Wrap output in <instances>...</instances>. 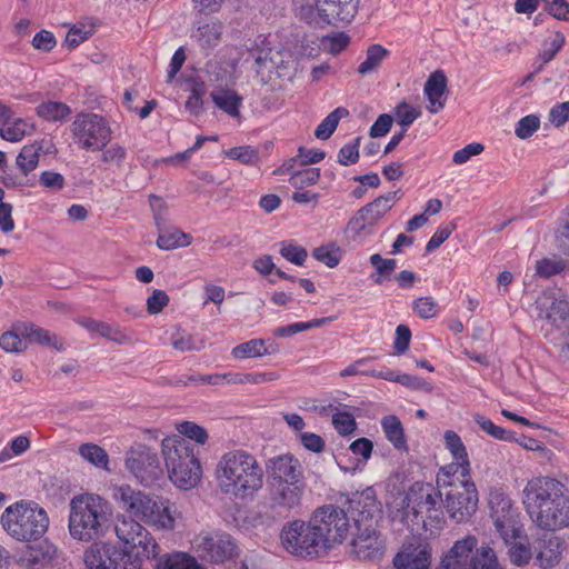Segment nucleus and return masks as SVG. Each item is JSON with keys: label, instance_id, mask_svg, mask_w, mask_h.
Listing matches in <instances>:
<instances>
[{"label": "nucleus", "instance_id": "1", "mask_svg": "<svg viewBox=\"0 0 569 569\" xmlns=\"http://www.w3.org/2000/svg\"><path fill=\"white\" fill-rule=\"evenodd\" d=\"M522 503L539 529L557 531L569 527V490L559 480L546 476L528 480Z\"/></svg>", "mask_w": 569, "mask_h": 569}, {"label": "nucleus", "instance_id": "2", "mask_svg": "<svg viewBox=\"0 0 569 569\" xmlns=\"http://www.w3.org/2000/svg\"><path fill=\"white\" fill-rule=\"evenodd\" d=\"M263 469L243 449L224 452L216 465L214 478L221 492L239 498L252 496L263 486Z\"/></svg>", "mask_w": 569, "mask_h": 569}, {"label": "nucleus", "instance_id": "3", "mask_svg": "<svg viewBox=\"0 0 569 569\" xmlns=\"http://www.w3.org/2000/svg\"><path fill=\"white\" fill-rule=\"evenodd\" d=\"M269 500L273 510L290 512L301 507L307 483L300 461L292 455L269 460Z\"/></svg>", "mask_w": 569, "mask_h": 569}, {"label": "nucleus", "instance_id": "4", "mask_svg": "<svg viewBox=\"0 0 569 569\" xmlns=\"http://www.w3.org/2000/svg\"><path fill=\"white\" fill-rule=\"evenodd\" d=\"M350 513L355 522L351 540V552L360 560H379L382 558L386 543L377 523L381 518L380 503L369 493L350 500Z\"/></svg>", "mask_w": 569, "mask_h": 569}, {"label": "nucleus", "instance_id": "5", "mask_svg": "<svg viewBox=\"0 0 569 569\" xmlns=\"http://www.w3.org/2000/svg\"><path fill=\"white\" fill-rule=\"evenodd\" d=\"M439 488L438 485L429 482H415L402 499V509L398 510L393 519L399 518L411 531L418 532L420 527L430 533L441 529L445 517L441 509L442 492Z\"/></svg>", "mask_w": 569, "mask_h": 569}, {"label": "nucleus", "instance_id": "6", "mask_svg": "<svg viewBox=\"0 0 569 569\" xmlns=\"http://www.w3.org/2000/svg\"><path fill=\"white\" fill-rule=\"evenodd\" d=\"M112 516L110 503L99 495L81 493L70 500L69 533L78 541L90 542L102 537Z\"/></svg>", "mask_w": 569, "mask_h": 569}, {"label": "nucleus", "instance_id": "7", "mask_svg": "<svg viewBox=\"0 0 569 569\" xmlns=\"http://www.w3.org/2000/svg\"><path fill=\"white\" fill-rule=\"evenodd\" d=\"M161 451L169 478L178 488L188 490L198 485L202 469L189 440L181 436L167 437Z\"/></svg>", "mask_w": 569, "mask_h": 569}, {"label": "nucleus", "instance_id": "8", "mask_svg": "<svg viewBox=\"0 0 569 569\" xmlns=\"http://www.w3.org/2000/svg\"><path fill=\"white\" fill-rule=\"evenodd\" d=\"M112 496L118 506L130 516L159 529L169 530L174 527L169 506L161 499L136 491L127 485L116 487Z\"/></svg>", "mask_w": 569, "mask_h": 569}, {"label": "nucleus", "instance_id": "9", "mask_svg": "<svg viewBox=\"0 0 569 569\" xmlns=\"http://www.w3.org/2000/svg\"><path fill=\"white\" fill-rule=\"evenodd\" d=\"M7 533L18 541H37L48 530L49 517L44 509L24 501L9 506L1 516Z\"/></svg>", "mask_w": 569, "mask_h": 569}, {"label": "nucleus", "instance_id": "10", "mask_svg": "<svg viewBox=\"0 0 569 569\" xmlns=\"http://www.w3.org/2000/svg\"><path fill=\"white\" fill-rule=\"evenodd\" d=\"M438 569H503L495 550L478 543L475 536L457 540L443 556Z\"/></svg>", "mask_w": 569, "mask_h": 569}, {"label": "nucleus", "instance_id": "11", "mask_svg": "<svg viewBox=\"0 0 569 569\" xmlns=\"http://www.w3.org/2000/svg\"><path fill=\"white\" fill-rule=\"evenodd\" d=\"M280 539L287 551L301 558L318 557L328 550L311 519L308 522L297 519L286 523Z\"/></svg>", "mask_w": 569, "mask_h": 569}, {"label": "nucleus", "instance_id": "12", "mask_svg": "<svg viewBox=\"0 0 569 569\" xmlns=\"http://www.w3.org/2000/svg\"><path fill=\"white\" fill-rule=\"evenodd\" d=\"M72 136L84 150L101 151L111 140V128L107 119L93 112H80L71 124Z\"/></svg>", "mask_w": 569, "mask_h": 569}, {"label": "nucleus", "instance_id": "13", "mask_svg": "<svg viewBox=\"0 0 569 569\" xmlns=\"http://www.w3.org/2000/svg\"><path fill=\"white\" fill-rule=\"evenodd\" d=\"M87 569H140L141 562L113 542L94 541L83 553Z\"/></svg>", "mask_w": 569, "mask_h": 569}, {"label": "nucleus", "instance_id": "14", "mask_svg": "<svg viewBox=\"0 0 569 569\" xmlns=\"http://www.w3.org/2000/svg\"><path fill=\"white\" fill-rule=\"evenodd\" d=\"M117 538L128 548L132 558L150 559L159 555V545L152 535L132 518H118L114 527Z\"/></svg>", "mask_w": 569, "mask_h": 569}, {"label": "nucleus", "instance_id": "15", "mask_svg": "<svg viewBox=\"0 0 569 569\" xmlns=\"http://www.w3.org/2000/svg\"><path fill=\"white\" fill-rule=\"evenodd\" d=\"M478 491L471 479L449 482L443 499V508L456 522L471 518L478 508Z\"/></svg>", "mask_w": 569, "mask_h": 569}, {"label": "nucleus", "instance_id": "16", "mask_svg": "<svg viewBox=\"0 0 569 569\" xmlns=\"http://www.w3.org/2000/svg\"><path fill=\"white\" fill-rule=\"evenodd\" d=\"M319 537L328 545V550L335 545L341 543L349 531V518L345 510L327 505L318 508L312 517Z\"/></svg>", "mask_w": 569, "mask_h": 569}, {"label": "nucleus", "instance_id": "17", "mask_svg": "<svg viewBox=\"0 0 569 569\" xmlns=\"http://www.w3.org/2000/svg\"><path fill=\"white\" fill-rule=\"evenodd\" d=\"M127 469L143 486H151L162 476V468L158 455L146 445H136L130 448L126 457Z\"/></svg>", "mask_w": 569, "mask_h": 569}, {"label": "nucleus", "instance_id": "18", "mask_svg": "<svg viewBox=\"0 0 569 569\" xmlns=\"http://www.w3.org/2000/svg\"><path fill=\"white\" fill-rule=\"evenodd\" d=\"M490 516L497 531L508 541L518 536L517 510L507 493L500 489H493L489 495Z\"/></svg>", "mask_w": 569, "mask_h": 569}, {"label": "nucleus", "instance_id": "19", "mask_svg": "<svg viewBox=\"0 0 569 569\" xmlns=\"http://www.w3.org/2000/svg\"><path fill=\"white\" fill-rule=\"evenodd\" d=\"M196 548L199 557L211 563H222L237 553L233 538L226 532L200 536Z\"/></svg>", "mask_w": 569, "mask_h": 569}, {"label": "nucleus", "instance_id": "20", "mask_svg": "<svg viewBox=\"0 0 569 569\" xmlns=\"http://www.w3.org/2000/svg\"><path fill=\"white\" fill-rule=\"evenodd\" d=\"M430 563L431 548L426 542L403 545L393 559L396 569H429Z\"/></svg>", "mask_w": 569, "mask_h": 569}, {"label": "nucleus", "instance_id": "21", "mask_svg": "<svg viewBox=\"0 0 569 569\" xmlns=\"http://www.w3.org/2000/svg\"><path fill=\"white\" fill-rule=\"evenodd\" d=\"M423 93L429 102L427 107L429 112L438 113L445 108L449 91L447 76L441 69L433 71L428 77Z\"/></svg>", "mask_w": 569, "mask_h": 569}, {"label": "nucleus", "instance_id": "22", "mask_svg": "<svg viewBox=\"0 0 569 569\" xmlns=\"http://www.w3.org/2000/svg\"><path fill=\"white\" fill-rule=\"evenodd\" d=\"M538 317L546 320H568L569 302L562 293L545 292L536 301Z\"/></svg>", "mask_w": 569, "mask_h": 569}, {"label": "nucleus", "instance_id": "23", "mask_svg": "<svg viewBox=\"0 0 569 569\" xmlns=\"http://www.w3.org/2000/svg\"><path fill=\"white\" fill-rule=\"evenodd\" d=\"M279 351L278 345L272 340L251 339L242 342L231 350V356L238 360L259 358L266 355H274Z\"/></svg>", "mask_w": 569, "mask_h": 569}, {"label": "nucleus", "instance_id": "24", "mask_svg": "<svg viewBox=\"0 0 569 569\" xmlns=\"http://www.w3.org/2000/svg\"><path fill=\"white\" fill-rule=\"evenodd\" d=\"M50 558V547L40 542L24 546L17 556V561L24 569H37Z\"/></svg>", "mask_w": 569, "mask_h": 569}, {"label": "nucleus", "instance_id": "25", "mask_svg": "<svg viewBox=\"0 0 569 569\" xmlns=\"http://www.w3.org/2000/svg\"><path fill=\"white\" fill-rule=\"evenodd\" d=\"M210 97L216 107L230 117H238L240 114L243 98L236 90L222 88L212 91Z\"/></svg>", "mask_w": 569, "mask_h": 569}, {"label": "nucleus", "instance_id": "26", "mask_svg": "<svg viewBox=\"0 0 569 569\" xmlns=\"http://www.w3.org/2000/svg\"><path fill=\"white\" fill-rule=\"evenodd\" d=\"M537 559L541 567H552L559 562L561 556V542L556 536L541 539L538 543Z\"/></svg>", "mask_w": 569, "mask_h": 569}, {"label": "nucleus", "instance_id": "27", "mask_svg": "<svg viewBox=\"0 0 569 569\" xmlns=\"http://www.w3.org/2000/svg\"><path fill=\"white\" fill-rule=\"evenodd\" d=\"M187 81L191 82V88L184 108L190 114L199 117L206 110L203 97L207 92V86L200 77H190Z\"/></svg>", "mask_w": 569, "mask_h": 569}, {"label": "nucleus", "instance_id": "28", "mask_svg": "<svg viewBox=\"0 0 569 569\" xmlns=\"http://www.w3.org/2000/svg\"><path fill=\"white\" fill-rule=\"evenodd\" d=\"M541 330L546 339L561 352L569 351V322H546Z\"/></svg>", "mask_w": 569, "mask_h": 569}, {"label": "nucleus", "instance_id": "29", "mask_svg": "<svg viewBox=\"0 0 569 569\" xmlns=\"http://www.w3.org/2000/svg\"><path fill=\"white\" fill-rule=\"evenodd\" d=\"M391 52L379 43L370 44L366 50V59L362 61L357 72L361 76H366L373 71H377L383 60L389 58Z\"/></svg>", "mask_w": 569, "mask_h": 569}, {"label": "nucleus", "instance_id": "30", "mask_svg": "<svg viewBox=\"0 0 569 569\" xmlns=\"http://www.w3.org/2000/svg\"><path fill=\"white\" fill-rule=\"evenodd\" d=\"M193 238L190 233L182 231L181 229L174 228L171 231L168 229L158 234L156 244L161 250H173L177 248H183L191 244Z\"/></svg>", "mask_w": 569, "mask_h": 569}, {"label": "nucleus", "instance_id": "31", "mask_svg": "<svg viewBox=\"0 0 569 569\" xmlns=\"http://www.w3.org/2000/svg\"><path fill=\"white\" fill-rule=\"evenodd\" d=\"M87 331L94 337H102L116 342H123L127 335L120 329L117 322H81Z\"/></svg>", "mask_w": 569, "mask_h": 569}, {"label": "nucleus", "instance_id": "32", "mask_svg": "<svg viewBox=\"0 0 569 569\" xmlns=\"http://www.w3.org/2000/svg\"><path fill=\"white\" fill-rule=\"evenodd\" d=\"M26 342H34L52 347L59 351L64 349L63 342L56 335L50 333L36 325H30L22 330Z\"/></svg>", "mask_w": 569, "mask_h": 569}, {"label": "nucleus", "instance_id": "33", "mask_svg": "<svg viewBox=\"0 0 569 569\" xmlns=\"http://www.w3.org/2000/svg\"><path fill=\"white\" fill-rule=\"evenodd\" d=\"M381 427L386 438L397 449H407V441L405 431L400 419L397 416L390 415L381 419Z\"/></svg>", "mask_w": 569, "mask_h": 569}, {"label": "nucleus", "instance_id": "34", "mask_svg": "<svg viewBox=\"0 0 569 569\" xmlns=\"http://www.w3.org/2000/svg\"><path fill=\"white\" fill-rule=\"evenodd\" d=\"M42 147L40 143L24 146L16 159V164L22 176H29L39 164L40 151Z\"/></svg>", "mask_w": 569, "mask_h": 569}, {"label": "nucleus", "instance_id": "35", "mask_svg": "<svg viewBox=\"0 0 569 569\" xmlns=\"http://www.w3.org/2000/svg\"><path fill=\"white\" fill-rule=\"evenodd\" d=\"M465 479H470V466H467V470H465V463L456 461L440 469L437 476V485L449 489V482Z\"/></svg>", "mask_w": 569, "mask_h": 569}, {"label": "nucleus", "instance_id": "36", "mask_svg": "<svg viewBox=\"0 0 569 569\" xmlns=\"http://www.w3.org/2000/svg\"><path fill=\"white\" fill-rule=\"evenodd\" d=\"M349 110L345 107H338L331 111L316 128L315 136L320 140L329 139L336 131L341 119L349 116Z\"/></svg>", "mask_w": 569, "mask_h": 569}, {"label": "nucleus", "instance_id": "37", "mask_svg": "<svg viewBox=\"0 0 569 569\" xmlns=\"http://www.w3.org/2000/svg\"><path fill=\"white\" fill-rule=\"evenodd\" d=\"M37 114L47 121H63L71 114V108L60 101H47L37 107Z\"/></svg>", "mask_w": 569, "mask_h": 569}, {"label": "nucleus", "instance_id": "38", "mask_svg": "<svg viewBox=\"0 0 569 569\" xmlns=\"http://www.w3.org/2000/svg\"><path fill=\"white\" fill-rule=\"evenodd\" d=\"M343 250L333 241L312 250V257L328 268H336L342 259Z\"/></svg>", "mask_w": 569, "mask_h": 569}, {"label": "nucleus", "instance_id": "39", "mask_svg": "<svg viewBox=\"0 0 569 569\" xmlns=\"http://www.w3.org/2000/svg\"><path fill=\"white\" fill-rule=\"evenodd\" d=\"M223 26L221 22H210L198 28L199 37L198 41L202 49L211 50L218 46Z\"/></svg>", "mask_w": 569, "mask_h": 569}, {"label": "nucleus", "instance_id": "40", "mask_svg": "<svg viewBox=\"0 0 569 569\" xmlns=\"http://www.w3.org/2000/svg\"><path fill=\"white\" fill-rule=\"evenodd\" d=\"M475 422L478 425V427L488 436L501 440V441H508L511 442L515 440V432L511 430H507L500 426H497L493 423L492 420H490L488 417L477 413L473 416Z\"/></svg>", "mask_w": 569, "mask_h": 569}, {"label": "nucleus", "instance_id": "41", "mask_svg": "<svg viewBox=\"0 0 569 569\" xmlns=\"http://www.w3.org/2000/svg\"><path fill=\"white\" fill-rule=\"evenodd\" d=\"M277 377L273 372H228L226 373V383L232 385H260L274 380Z\"/></svg>", "mask_w": 569, "mask_h": 569}, {"label": "nucleus", "instance_id": "42", "mask_svg": "<svg viewBox=\"0 0 569 569\" xmlns=\"http://www.w3.org/2000/svg\"><path fill=\"white\" fill-rule=\"evenodd\" d=\"M380 379L387 380V381H396L398 383H401L402 386L409 387L411 389L416 390H426L431 391L432 387L429 382L423 380L420 377L411 376L408 373L403 375H396L392 370H385V375H379Z\"/></svg>", "mask_w": 569, "mask_h": 569}, {"label": "nucleus", "instance_id": "43", "mask_svg": "<svg viewBox=\"0 0 569 569\" xmlns=\"http://www.w3.org/2000/svg\"><path fill=\"white\" fill-rule=\"evenodd\" d=\"M28 122L21 118L12 119L0 127V137L9 142L21 141L28 134Z\"/></svg>", "mask_w": 569, "mask_h": 569}, {"label": "nucleus", "instance_id": "44", "mask_svg": "<svg viewBox=\"0 0 569 569\" xmlns=\"http://www.w3.org/2000/svg\"><path fill=\"white\" fill-rule=\"evenodd\" d=\"M321 177L320 168H305L291 173L288 182L298 190L318 183Z\"/></svg>", "mask_w": 569, "mask_h": 569}, {"label": "nucleus", "instance_id": "45", "mask_svg": "<svg viewBox=\"0 0 569 569\" xmlns=\"http://www.w3.org/2000/svg\"><path fill=\"white\" fill-rule=\"evenodd\" d=\"M279 246V253L282 258L296 266H303L308 258V251L305 247L297 244L293 240L281 241Z\"/></svg>", "mask_w": 569, "mask_h": 569}, {"label": "nucleus", "instance_id": "46", "mask_svg": "<svg viewBox=\"0 0 569 569\" xmlns=\"http://www.w3.org/2000/svg\"><path fill=\"white\" fill-rule=\"evenodd\" d=\"M79 455L97 468L107 469L109 457L103 448L94 443H83L79 447Z\"/></svg>", "mask_w": 569, "mask_h": 569}, {"label": "nucleus", "instance_id": "47", "mask_svg": "<svg viewBox=\"0 0 569 569\" xmlns=\"http://www.w3.org/2000/svg\"><path fill=\"white\" fill-rule=\"evenodd\" d=\"M445 442L452 458L456 461H462L465 463V470H467V466H470V461L460 436L452 430H448L445 432Z\"/></svg>", "mask_w": 569, "mask_h": 569}, {"label": "nucleus", "instance_id": "48", "mask_svg": "<svg viewBox=\"0 0 569 569\" xmlns=\"http://www.w3.org/2000/svg\"><path fill=\"white\" fill-rule=\"evenodd\" d=\"M157 569H206L198 561L186 555L174 553L168 556L163 561L159 562Z\"/></svg>", "mask_w": 569, "mask_h": 569}, {"label": "nucleus", "instance_id": "49", "mask_svg": "<svg viewBox=\"0 0 569 569\" xmlns=\"http://www.w3.org/2000/svg\"><path fill=\"white\" fill-rule=\"evenodd\" d=\"M149 204L152 210L153 221L157 230L159 233L166 231L169 222L166 213L168 208L167 203L163 201L162 197L152 193L149 196Z\"/></svg>", "mask_w": 569, "mask_h": 569}, {"label": "nucleus", "instance_id": "50", "mask_svg": "<svg viewBox=\"0 0 569 569\" xmlns=\"http://www.w3.org/2000/svg\"><path fill=\"white\" fill-rule=\"evenodd\" d=\"M94 33V27L91 26L89 29L84 28V24H73L66 36L63 44L69 49L73 50L79 47L82 42L88 40Z\"/></svg>", "mask_w": 569, "mask_h": 569}, {"label": "nucleus", "instance_id": "51", "mask_svg": "<svg viewBox=\"0 0 569 569\" xmlns=\"http://www.w3.org/2000/svg\"><path fill=\"white\" fill-rule=\"evenodd\" d=\"M177 429L180 433L179 436L186 438L189 441L193 440L199 445H204L208 440L207 430L194 422L183 421L178 425Z\"/></svg>", "mask_w": 569, "mask_h": 569}, {"label": "nucleus", "instance_id": "52", "mask_svg": "<svg viewBox=\"0 0 569 569\" xmlns=\"http://www.w3.org/2000/svg\"><path fill=\"white\" fill-rule=\"evenodd\" d=\"M226 156L244 164H253L259 161V152L251 146H239L228 149Z\"/></svg>", "mask_w": 569, "mask_h": 569}, {"label": "nucleus", "instance_id": "53", "mask_svg": "<svg viewBox=\"0 0 569 569\" xmlns=\"http://www.w3.org/2000/svg\"><path fill=\"white\" fill-rule=\"evenodd\" d=\"M375 358L376 357H366V358L356 360L355 362L349 365L347 368H345L340 372V376L341 377H350V376L363 375V376L380 378L379 375H385V370L377 371L373 369L371 370V369L366 368L367 363Z\"/></svg>", "mask_w": 569, "mask_h": 569}, {"label": "nucleus", "instance_id": "54", "mask_svg": "<svg viewBox=\"0 0 569 569\" xmlns=\"http://www.w3.org/2000/svg\"><path fill=\"white\" fill-rule=\"evenodd\" d=\"M362 137H356L351 142L342 146L338 152V163L341 166L355 164L359 161V147Z\"/></svg>", "mask_w": 569, "mask_h": 569}, {"label": "nucleus", "instance_id": "55", "mask_svg": "<svg viewBox=\"0 0 569 569\" xmlns=\"http://www.w3.org/2000/svg\"><path fill=\"white\" fill-rule=\"evenodd\" d=\"M566 268V262L562 259L552 260L542 258L536 263V273L545 279L561 273Z\"/></svg>", "mask_w": 569, "mask_h": 569}, {"label": "nucleus", "instance_id": "56", "mask_svg": "<svg viewBox=\"0 0 569 569\" xmlns=\"http://www.w3.org/2000/svg\"><path fill=\"white\" fill-rule=\"evenodd\" d=\"M0 347L6 352H22L27 349V342L22 333L7 331L0 336Z\"/></svg>", "mask_w": 569, "mask_h": 569}, {"label": "nucleus", "instance_id": "57", "mask_svg": "<svg viewBox=\"0 0 569 569\" xmlns=\"http://www.w3.org/2000/svg\"><path fill=\"white\" fill-rule=\"evenodd\" d=\"M412 308L416 315L422 319L437 317L439 306L432 297H420L413 301Z\"/></svg>", "mask_w": 569, "mask_h": 569}, {"label": "nucleus", "instance_id": "58", "mask_svg": "<svg viewBox=\"0 0 569 569\" xmlns=\"http://www.w3.org/2000/svg\"><path fill=\"white\" fill-rule=\"evenodd\" d=\"M540 127V119L537 114L522 117L516 126L515 133L519 139L530 138Z\"/></svg>", "mask_w": 569, "mask_h": 569}, {"label": "nucleus", "instance_id": "59", "mask_svg": "<svg viewBox=\"0 0 569 569\" xmlns=\"http://www.w3.org/2000/svg\"><path fill=\"white\" fill-rule=\"evenodd\" d=\"M455 229L456 224L453 223L441 224L427 242L425 248L426 253L429 254L438 249L450 237Z\"/></svg>", "mask_w": 569, "mask_h": 569}, {"label": "nucleus", "instance_id": "60", "mask_svg": "<svg viewBox=\"0 0 569 569\" xmlns=\"http://www.w3.org/2000/svg\"><path fill=\"white\" fill-rule=\"evenodd\" d=\"M0 181L7 188H33L37 184L36 176H18L7 172V170H3V174L0 177Z\"/></svg>", "mask_w": 569, "mask_h": 569}, {"label": "nucleus", "instance_id": "61", "mask_svg": "<svg viewBox=\"0 0 569 569\" xmlns=\"http://www.w3.org/2000/svg\"><path fill=\"white\" fill-rule=\"evenodd\" d=\"M393 116L396 120L413 123L421 116V111L402 100L393 108Z\"/></svg>", "mask_w": 569, "mask_h": 569}, {"label": "nucleus", "instance_id": "62", "mask_svg": "<svg viewBox=\"0 0 569 569\" xmlns=\"http://www.w3.org/2000/svg\"><path fill=\"white\" fill-rule=\"evenodd\" d=\"M332 425L341 436H348L356 429V420L349 412H338L332 417Z\"/></svg>", "mask_w": 569, "mask_h": 569}, {"label": "nucleus", "instance_id": "63", "mask_svg": "<svg viewBox=\"0 0 569 569\" xmlns=\"http://www.w3.org/2000/svg\"><path fill=\"white\" fill-rule=\"evenodd\" d=\"M545 11L557 20L569 21V2L567 0H545Z\"/></svg>", "mask_w": 569, "mask_h": 569}, {"label": "nucleus", "instance_id": "64", "mask_svg": "<svg viewBox=\"0 0 569 569\" xmlns=\"http://www.w3.org/2000/svg\"><path fill=\"white\" fill-rule=\"evenodd\" d=\"M549 121L560 128L569 121V101L556 103L549 111Z\"/></svg>", "mask_w": 569, "mask_h": 569}]
</instances>
